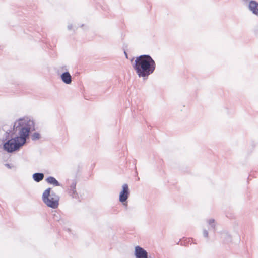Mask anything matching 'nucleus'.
<instances>
[{"label": "nucleus", "mask_w": 258, "mask_h": 258, "mask_svg": "<svg viewBox=\"0 0 258 258\" xmlns=\"http://www.w3.org/2000/svg\"><path fill=\"white\" fill-rule=\"evenodd\" d=\"M156 63L149 55H141L136 57L133 63V68L138 76L146 79L153 74L156 69Z\"/></svg>", "instance_id": "f257e3e1"}, {"label": "nucleus", "mask_w": 258, "mask_h": 258, "mask_svg": "<svg viewBox=\"0 0 258 258\" xmlns=\"http://www.w3.org/2000/svg\"><path fill=\"white\" fill-rule=\"evenodd\" d=\"M34 123L29 118L25 117L17 120L13 125V134L14 138L23 146L29 138L32 128L34 127Z\"/></svg>", "instance_id": "f03ea898"}, {"label": "nucleus", "mask_w": 258, "mask_h": 258, "mask_svg": "<svg viewBox=\"0 0 258 258\" xmlns=\"http://www.w3.org/2000/svg\"><path fill=\"white\" fill-rule=\"evenodd\" d=\"M50 190L51 188H48L43 192L42 200L48 207L55 209L58 206L59 197L53 192H50Z\"/></svg>", "instance_id": "7ed1b4c3"}, {"label": "nucleus", "mask_w": 258, "mask_h": 258, "mask_svg": "<svg viewBox=\"0 0 258 258\" xmlns=\"http://www.w3.org/2000/svg\"><path fill=\"white\" fill-rule=\"evenodd\" d=\"M23 146L21 143L14 137L8 140L4 144V149L5 151L9 153H12L15 151L18 150Z\"/></svg>", "instance_id": "20e7f679"}, {"label": "nucleus", "mask_w": 258, "mask_h": 258, "mask_svg": "<svg viewBox=\"0 0 258 258\" xmlns=\"http://www.w3.org/2000/svg\"><path fill=\"white\" fill-rule=\"evenodd\" d=\"M130 194L128 186L127 184H123L122 186V190L119 194V200L124 205H126L124 202H126Z\"/></svg>", "instance_id": "39448f33"}, {"label": "nucleus", "mask_w": 258, "mask_h": 258, "mask_svg": "<svg viewBox=\"0 0 258 258\" xmlns=\"http://www.w3.org/2000/svg\"><path fill=\"white\" fill-rule=\"evenodd\" d=\"M134 255L135 258H149L147 251L138 245L135 247Z\"/></svg>", "instance_id": "423d86ee"}, {"label": "nucleus", "mask_w": 258, "mask_h": 258, "mask_svg": "<svg viewBox=\"0 0 258 258\" xmlns=\"http://www.w3.org/2000/svg\"><path fill=\"white\" fill-rule=\"evenodd\" d=\"M248 8L253 15L258 17V2L253 0L249 1Z\"/></svg>", "instance_id": "0eeeda50"}, {"label": "nucleus", "mask_w": 258, "mask_h": 258, "mask_svg": "<svg viewBox=\"0 0 258 258\" xmlns=\"http://www.w3.org/2000/svg\"><path fill=\"white\" fill-rule=\"evenodd\" d=\"M76 182L75 181H72L69 183V186L68 188L69 194L74 198H77L78 195L76 189Z\"/></svg>", "instance_id": "6e6552de"}, {"label": "nucleus", "mask_w": 258, "mask_h": 258, "mask_svg": "<svg viewBox=\"0 0 258 258\" xmlns=\"http://www.w3.org/2000/svg\"><path fill=\"white\" fill-rule=\"evenodd\" d=\"M60 78L62 82L66 84H70L72 82V76L68 72L63 73Z\"/></svg>", "instance_id": "1a4fd4ad"}, {"label": "nucleus", "mask_w": 258, "mask_h": 258, "mask_svg": "<svg viewBox=\"0 0 258 258\" xmlns=\"http://www.w3.org/2000/svg\"><path fill=\"white\" fill-rule=\"evenodd\" d=\"M45 180L48 183L52 184L55 186H59L60 185L59 182L53 177L49 176L47 177Z\"/></svg>", "instance_id": "9d476101"}, {"label": "nucleus", "mask_w": 258, "mask_h": 258, "mask_svg": "<svg viewBox=\"0 0 258 258\" xmlns=\"http://www.w3.org/2000/svg\"><path fill=\"white\" fill-rule=\"evenodd\" d=\"M32 177L35 181L39 182L43 179L44 175L42 173H35L33 174Z\"/></svg>", "instance_id": "9b49d317"}, {"label": "nucleus", "mask_w": 258, "mask_h": 258, "mask_svg": "<svg viewBox=\"0 0 258 258\" xmlns=\"http://www.w3.org/2000/svg\"><path fill=\"white\" fill-rule=\"evenodd\" d=\"M221 238L226 243L230 242L232 241L231 236L227 232H224L221 234Z\"/></svg>", "instance_id": "f8f14e48"}, {"label": "nucleus", "mask_w": 258, "mask_h": 258, "mask_svg": "<svg viewBox=\"0 0 258 258\" xmlns=\"http://www.w3.org/2000/svg\"><path fill=\"white\" fill-rule=\"evenodd\" d=\"M209 230H215V222L213 219H210L207 221Z\"/></svg>", "instance_id": "ddd939ff"}, {"label": "nucleus", "mask_w": 258, "mask_h": 258, "mask_svg": "<svg viewBox=\"0 0 258 258\" xmlns=\"http://www.w3.org/2000/svg\"><path fill=\"white\" fill-rule=\"evenodd\" d=\"M40 138V135L37 132L34 133L31 137L32 140L34 141L38 140Z\"/></svg>", "instance_id": "4468645a"}, {"label": "nucleus", "mask_w": 258, "mask_h": 258, "mask_svg": "<svg viewBox=\"0 0 258 258\" xmlns=\"http://www.w3.org/2000/svg\"><path fill=\"white\" fill-rule=\"evenodd\" d=\"M202 234H203V236L205 238H206L207 239H208L209 233H208V230L206 228H204L203 229Z\"/></svg>", "instance_id": "2eb2a0df"}, {"label": "nucleus", "mask_w": 258, "mask_h": 258, "mask_svg": "<svg viewBox=\"0 0 258 258\" xmlns=\"http://www.w3.org/2000/svg\"><path fill=\"white\" fill-rule=\"evenodd\" d=\"M68 29L69 30H71L73 29V26L72 24H69L68 25Z\"/></svg>", "instance_id": "dca6fc26"}, {"label": "nucleus", "mask_w": 258, "mask_h": 258, "mask_svg": "<svg viewBox=\"0 0 258 258\" xmlns=\"http://www.w3.org/2000/svg\"><path fill=\"white\" fill-rule=\"evenodd\" d=\"M5 166L6 167H7L8 168H11V166H10V165L9 164H6Z\"/></svg>", "instance_id": "f3484780"}, {"label": "nucleus", "mask_w": 258, "mask_h": 258, "mask_svg": "<svg viewBox=\"0 0 258 258\" xmlns=\"http://www.w3.org/2000/svg\"><path fill=\"white\" fill-rule=\"evenodd\" d=\"M124 54H125V57H126V58H127V53H126V52H125V51H124Z\"/></svg>", "instance_id": "a211bd4d"}, {"label": "nucleus", "mask_w": 258, "mask_h": 258, "mask_svg": "<svg viewBox=\"0 0 258 258\" xmlns=\"http://www.w3.org/2000/svg\"><path fill=\"white\" fill-rule=\"evenodd\" d=\"M134 60V58H132V60H131V61H133Z\"/></svg>", "instance_id": "6ab92c4d"}]
</instances>
